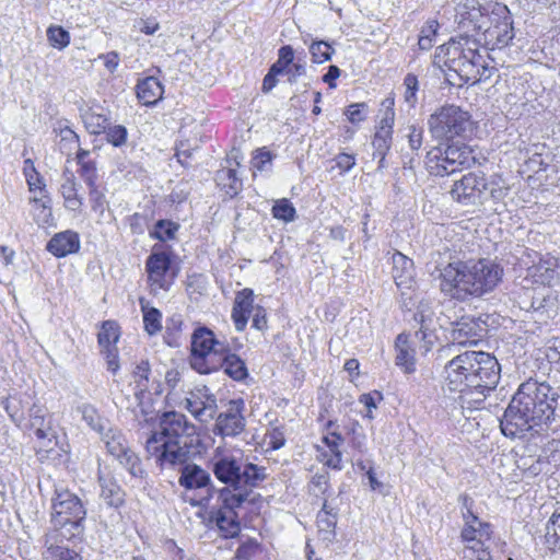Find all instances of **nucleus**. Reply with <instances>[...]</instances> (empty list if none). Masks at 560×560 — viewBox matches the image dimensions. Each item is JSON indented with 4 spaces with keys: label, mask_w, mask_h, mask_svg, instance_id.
<instances>
[{
    "label": "nucleus",
    "mask_w": 560,
    "mask_h": 560,
    "mask_svg": "<svg viewBox=\"0 0 560 560\" xmlns=\"http://www.w3.org/2000/svg\"><path fill=\"white\" fill-rule=\"evenodd\" d=\"M238 514L229 511L217 510L212 513L211 520L215 522L219 530L224 537H234L240 532Z\"/></svg>",
    "instance_id": "obj_32"
},
{
    "label": "nucleus",
    "mask_w": 560,
    "mask_h": 560,
    "mask_svg": "<svg viewBox=\"0 0 560 560\" xmlns=\"http://www.w3.org/2000/svg\"><path fill=\"white\" fill-rule=\"evenodd\" d=\"M106 135V140L108 143L114 147H122L127 142L128 131L126 127L121 125H107L106 130L104 131Z\"/></svg>",
    "instance_id": "obj_46"
},
{
    "label": "nucleus",
    "mask_w": 560,
    "mask_h": 560,
    "mask_svg": "<svg viewBox=\"0 0 560 560\" xmlns=\"http://www.w3.org/2000/svg\"><path fill=\"white\" fill-rule=\"evenodd\" d=\"M30 424L34 429L37 440L42 447H50L55 433L50 425V419H47V411L44 407L33 405L30 409Z\"/></svg>",
    "instance_id": "obj_23"
},
{
    "label": "nucleus",
    "mask_w": 560,
    "mask_h": 560,
    "mask_svg": "<svg viewBox=\"0 0 560 560\" xmlns=\"http://www.w3.org/2000/svg\"><path fill=\"white\" fill-rule=\"evenodd\" d=\"M47 560H81V557L68 547L60 545H51L45 552Z\"/></svg>",
    "instance_id": "obj_47"
},
{
    "label": "nucleus",
    "mask_w": 560,
    "mask_h": 560,
    "mask_svg": "<svg viewBox=\"0 0 560 560\" xmlns=\"http://www.w3.org/2000/svg\"><path fill=\"white\" fill-rule=\"evenodd\" d=\"M212 471L220 482L235 489L257 487L267 478L266 467L245 462L242 452L226 454L220 448L214 452Z\"/></svg>",
    "instance_id": "obj_5"
},
{
    "label": "nucleus",
    "mask_w": 560,
    "mask_h": 560,
    "mask_svg": "<svg viewBox=\"0 0 560 560\" xmlns=\"http://www.w3.org/2000/svg\"><path fill=\"white\" fill-rule=\"evenodd\" d=\"M372 145L375 149L374 156H380L381 160L385 158V154L390 145V140L374 135Z\"/></svg>",
    "instance_id": "obj_57"
},
{
    "label": "nucleus",
    "mask_w": 560,
    "mask_h": 560,
    "mask_svg": "<svg viewBox=\"0 0 560 560\" xmlns=\"http://www.w3.org/2000/svg\"><path fill=\"white\" fill-rule=\"evenodd\" d=\"M388 102V106L385 109L384 116L380 121V126L388 128L393 130L394 121H395V112L392 108L394 105V100H386Z\"/></svg>",
    "instance_id": "obj_61"
},
{
    "label": "nucleus",
    "mask_w": 560,
    "mask_h": 560,
    "mask_svg": "<svg viewBox=\"0 0 560 560\" xmlns=\"http://www.w3.org/2000/svg\"><path fill=\"white\" fill-rule=\"evenodd\" d=\"M408 133V142L411 150H419L422 145L423 130L415 126H410Z\"/></svg>",
    "instance_id": "obj_56"
},
{
    "label": "nucleus",
    "mask_w": 560,
    "mask_h": 560,
    "mask_svg": "<svg viewBox=\"0 0 560 560\" xmlns=\"http://www.w3.org/2000/svg\"><path fill=\"white\" fill-rule=\"evenodd\" d=\"M219 361L218 369L222 368L235 381H242L248 374L245 362L238 355L230 353L229 348L224 355H220Z\"/></svg>",
    "instance_id": "obj_31"
},
{
    "label": "nucleus",
    "mask_w": 560,
    "mask_h": 560,
    "mask_svg": "<svg viewBox=\"0 0 560 560\" xmlns=\"http://www.w3.org/2000/svg\"><path fill=\"white\" fill-rule=\"evenodd\" d=\"M256 306H254V292L252 289H243L236 293L232 308V319L237 331H243L248 318Z\"/></svg>",
    "instance_id": "obj_24"
},
{
    "label": "nucleus",
    "mask_w": 560,
    "mask_h": 560,
    "mask_svg": "<svg viewBox=\"0 0 560 560\" xmlns=\"http://www.w3.org/2000/svg\"><path fill=\"white\" fill-rule=\"evenodd\" d=\"M83 121L86 130L91 135H101L106 130L108 122V118L95 112H86L83 115Z\"/></svg>",
    "instance_id": "obj_42"
},
{
    "label": "nucleus",
    "mask_w": 560,
    "mask_h": 560,
    "mask_svg": "<svg viewBox=\"0 0 560 560\" xmlns=\"http://www.w3.org/2000/svg\"><path fill=\"white\" fill-rule=\"evenodd\" d=\"M101 487L100 497L104 503L114 509H119L125 502V492L116 480L108 475H98Z\"/></svg>",
    "instance_id": "obj_27"
},
{
    "label": "nucleus",
    "mask_w": 560,
    "mask_h": 560,
    "mask_svg": "<svg viewBox=\"0 0 560 560\" xmlns=\"http://www.w3.org/2000/svg\"><path fill=\"white\" fill-rule=\"evenodd\" d=\"M294 59L293 48L289 45L282 46L278 51V60L289 67Z\"/></svg>",
    "instance_id": "obj_64"
},
{
    "label": "nucleus",
    "mask_w": 560,
    "mask_h": 560,
    "mask_svg": "<svg viewBox=\"0 0 560 560\" xmlns=\"http://www.w3.org/2000/svg\"><path fill=\"white\" fill-rule=\"evenodd\" d=\"M469 261H452L440 270V289L446 296L466 302L477 298Z\"/></svg>",
    "instance_id": "obj_11"
},
{
    "label": "nucleus",
    "mask_w": 560,
    "mask_h": 560,
    "mask_svg": "<svg viewBox=\"0 0 560 560\" xmlns=\"http://www.w3.org/2000/svg\"><path fill=\"white\" fill-rule=\"evenodd\" d=\"M393 279L402 295L415 290V266L412 259L396 250L392 256Z\"/></svg>",
    "instance_id": "obj_22"
},
{
    "label": "nucleus",
    "mask_w": 560,
    "mask_h": 560,
    "mask_svg": "<svg viewBox=\"0 0 560 560\" xmlns=\"http://www.w3.org/2000/svg\"><path fill=\"white\" fill-rule=\"evenodd\" d=\"M444 386L450 392L475 389L481 394L493 389L500 380L498 360L488 352L464 351L444 366Z\"/></svg>",
    "instance_id": "obj_3"
},
{
    "label": "nucleus",
    "mask_w": 560,
    "mask_h": 560,
    "mask_svg": "<svg viewBox=\"0 0 560 560\" xmlns=\"http://www.w3.org/2000/svg\"><path fill=\"white\" fill-rule=\"evenodd\" d=\"M366 105L364 103H355L351 104L347 110L346 116L352 124H359L365 119L364 108Z\"/></svg>",
    "instance_id": "obj_54"
},
{
    "label": "nucleus",
    "mask_w": 560,
    "mask_h": 560,
    "mask_svg": "<svg viewBox=\"0 0 560 560\" xmlns=\"http://www.w3.org/2000/svg\"><path fill=\"white\" fill-rule=\"evenodd\" d=\"M163 95V86L154 77H148L137 84V96L139 101L145 105L156 104Z\"/></svg>",
    "instance_id": "obj_30"
},
{
    "label": "nucleus",
    "mask_w": 560,
    "mask_h": 560,
    "mask_svg": "<svg viewBox=\"0 0 560 560\" xmlns=\"http://www.w3.org/2000/svg\"><path fill=\"white\" fill-rule=\"evenodd\" d=\"M150 291L156 294L160 290L168 291L175 279L171 256L166 252H153L145 261Z\"/></svg>",
    "instance_id": "obj_14"
},
{
    "label": "nucleus",
    "mask_w": 560,
    "mask_h": 560,
    "mask_svg": "<svg viewBox=\"0 0 560 560\" xmlns=\"http://www.w3.org/2000/svg\"><path fill=\"white\" fill-rule=\"evenodd\" d=\"M336 524V515L327 510V504L325 503L317 514V526L324 539L331 540L334 538Z\"/></svg>",
    "instance_id": "obj_38"
},
{
    "label": "nucleus",
    "mask_w": 560,
    "mask_h": 560,
    "mask_svg": "<svg viewBox=\"0 0 560 560\" xmlns=\"http://www.w3.org/2000/svg\"><path fill=\"white\" fill-rule=\"evenodd\" d=\"M335 161L341 173L349 172L355 165V156L349 153H339Z\"/></svg>",
    "instance_id": "obj_55"
},
{
    "label": "nucleus",
    "mask_w": 560,
    "mask_h": 560,
    "mask_svg": "<svg viewBox=\"0 0 560 560\" xmlns=\"http://www.w3.org/2000/svg\"><path fill=\"white\" fill-rule=\"evenodd\" d=\"M464 526L460 539L464 544V558L471 560H492L490 545L493 530L490 523L480 520L472 512V500L467 495L462 498Z\"/></svg>",
    "instance_id": "obj_6"
},
{
    "label": "nucleus",
    "mask_w": 560,
    "mask_h": 560,
    "mask_svg": "<svg viewBox=\"0 0 560 560\" xmlns=\"http://www.w3.org/2000/svg\"><path fill=\"white\" fill-rule=\"evenodd\" d=\"M103 441L108 453L127 468L135 477H142L144 470L139 457L129 448L124 434L119 430L108 429L103 432Z\"/></svg>",
    "instance_id": "obj_15"
},
{
    "label": "nucleus",
    "mask_w": 560,
    "mask_h": 560,
    "mask_svg": "<svg viewBox=\"0 0 560 560\" xmlns=\"http://www.w3.org/2000/svg\"><path fill=\"white\" fill-rule=\"evenodd\" d=\"M486 334L487 325L480 318L462 317L454 324L451 332L452 346L448 350L451 351L455 346L477 345Z\"/></svg>",
    "instance_id": "obj_18"
},
{
    "label": "nucleus",
    "mask_w": 560,
    "mask_h": 560,
    "mask_svg": "<svg viewBox=\"0 0 560 560\" xmlns=\"http://www.w3.org/2000/svg\"><path fill=\"white\" fill-rule=\"evenodd\" d=\"M252 326L258 330H265L267 328L266 311L261 306H256L253 311Z\"/></svg>",
    "instance_id": "obj_59"
},
{
    "label": "nucleus",
    "mask_w": 560,
    "mask_h": 560,
    "mask_svg": "<svg viewBox=\"0 0 560 560\" xmlns=\"http://www.w3.org/2000/svg\"><path fill=\"white\" fill-rule=\"evenodd\" d=\"M217 180L219 185L225 188L230 197L236 196L242 189V180L238 178L236 170L231 166L220 170L217 173Z\"/></svg>",
    "instance_id": "obj_37"
},
{
    "label": "nucleus",
    "mask_w": 560,
    "mask_h": 560,
    "mask_svg": "<svg viewBox=\"0 0 560 560\" xmlns=\"http://www.w3.org/2000/svg\"><path fill=\"white\" fill-rule=\"evenodd\" d=\"M476 161L470 147L463 143L439 144L425 155V168L434 176H446L470 167Z\"/></svg>",
    "instance_id": "obj_8"
},
{
    "label": "nucleus",
    "mask_w": 560,
    "mask_h": 560,
    "mask_svg": "<svg viewBox=\"0 0 560 560\" xmlns=\"http://www.w3.org/2000/svg\"><path fill=\"white\" fill-rule=\"evenodd\" d=\"M100 59H102L104 61L105 68L112 73L117 69V67L119 65V56L115 51H110L105 55H101Z\"/></svg>",
    "instance_id": "obj_62"
},
{
    "label": "nucleus",
    "mask_w": 560,
    "mask_h": 560,
    "mask_svg": "<svg viewBox=\"0 0 560 560\" xmlns=\"http://www.w3.org/2000/svg\"><path fill=\"white\" fill-rule=\"evenodd\" d=\"M176 231L177 226L175 224L161 220L156 223L152 236L160 241L172 240Z\"/></svg>",
    "instance_id": "obj_49"
},
{
    "label": "nucleus",
    "mask_w": 560,
    "mask_h": 560,
    "mask_svg": "<svg viewBox=\"0 0 560 560\" xmlns=\"http://www.w3.org/2000/svg\"><path fill=\"white\" fill-rule=\"evenodd\" d=\"M79 249V234L70 230L55 234L47 244V250L56 257H65Z\"/></svg>",
    "instance_id": "obj_25"
},
{
    "label": "nucleus",
    "mask_w": 560,
    "mask_h": 560,
    "mask_svg": "<svg viewBox=\"0 0 560 560\" xmlns=\"http://www.w3.org/2000/svg\"><path fill=\"white\" fill-rule=\"evenodd\" d=\"M405 86V101L410 105L415 106L417 103V91L419 89V82L415 74L408 73L404 79Z\"/></svg>",
    "instance_id": "obj_48"
},
{
    "label": "nucleus",
    "mask_w": 560,
    "mask_h": 560,
    "mask_svg": "<svg viewBox=\"0 0 560 560\" xmlns=\"http://www.w3.org/2000/svg\"><path fill=\"white\" fill-rule=\"evenodd\" d=\"M318 458L324 465H326L330 468L338 469V470H340L342 468L341 452H334V451H329V450L320 451Z\"/></svg>",
    "instance_id": "obj_51"
},
{
    "label": "nucleus",
    "mask_w": 560,
    "mask_h": 560,
    "mask_svg": "<svg viewBox=\"0 0 560 560\" xmlns=\"http://www.w3.org/2000/svg\"><path fill=\"white\" fill-rule=\"evenodd\" d=\"M497 3L495 1H487L480 3L478 0H464L456 7L455 20L458 28L469 38L481 36L487 25L490 23L491 13L489 12L490 4Z\"/></svg>",
    "instance_id": "obj_12"
},
{
    "label": "nucleus",
    "mask_w": 560,
    "mask_h": 560,
    "mask_svg": "<svg viewBox=\"0 0 560 560\" xmlns=\"http://www.w3.org/2000/svg\"><path fill=\"white\" fill-rule=\"evenodd\" d=\"M243 401H231L229 408L219 413L214 432L221 436H236L241 434L245 429V418L242 413Z\"/></svg>",
    "instance_id": "obj_21"
},
{
    "label": "nucleus",
    "mask_w": 560,
    "mask_h": 560,
    "mask_svg": "<svg viewBox=\"0 0 560 560\" xmlns=\"http://www.w3.org/2000/svg\"><path fill=\"white\" fill-rule=\"evenodd\" d=\"M78 411L89 427L103 434L106 429V421L101 418L97 410L92 405L84 404L78 408Z\"/></svg>",
    "instance_id": "obj_40"
},
{
    "label": "nucleus",
    "mask_w": 560,
    "mask_h": 560,
    "mask_svg": "<svg viewBox=\"0 0 560 560\" xmlns=\"http://www.w3.org/2000/svg\"><path fill=\"white\" fill-rule=\"evenodd\" d=\"M31 203L33 219L39 226L45 228L54 224L50 200L46 195L34 196Z\"/></svg>",
    "instance_id": "obj_33"
},
{
    "label": "nucleus",
    "mask_w": 560,
    "mask_h": 560,
    "mask_svg": "<svg viewBox=\"0 0 560 560\" xmlns=\"http://www.w3.org/2000/svg\"><path fill=\"white\" fill-rule=\"evenodd\" d=\"M79 174L82 177V179L85 182L88 187L95 186V182L97 178V170L96 165L93 161H88L84 163L79 164Z\"/></svg>",
    "instance_id": "obj_50"
},
{
    "label": "nucleus",
    "mask_w": 560,
    "mask_h": 560,
    "mask_svg": "<svg viewBox=\"0 0 560 560\" xmlns=\"http://www.w3.org/2000/svg\"><path fill=\"white\" fill-rule=\"evenodd\" d=\"M61 180L60 194L63 198L65 207L70 211L80 210L83 201L78 194V184L74 174L66 168L62 173Z\"/></svg>",
    "instance_id": "obj_28"
},
{
    "label": "nucleus",
    "mask_w": 560,
    "mask_h": 560,
    "mask_svg": "<svg viewBox=\"0 0 560 560\" xmlns=\"http://www.w3.org/2000/svg\"><path fill=\"white\" fill-rule=\"evenodd\" d=\"M89 188H90L91 208L93 211H95L100 215H102L106 209L105 196L102 191L98 190L96 185L93 187H89Z\"/></svg>",
    "instance_id": "obj_52"
},
{
    "label": "nucleus",
    "mask_w": 560,
    "mask_h": 560,
    "mask_svg": "<svg viewBox=\"0 0 560 560\" xmlns=\"http://www.w3.org/2000/svg\"><path fill=\"white\" fill-rule=\"evenodd\" d=\"M86 509L81 499L66 488H56L51 499V524L60 536L72 539L83 533Z\"/></svg>",
    "instance_id": "obj_7"
},
{
    "label": "nucleus",
    "mask_w": 560,
    "mask_h": 560,
    "mask_svg": "<svg viewBox=\"0 0 560 560\" xmlns=\"http://www.w3.org/2000/svg\"><path fill=\"white\" fill-rule=\"evenodd\" d=\"M26 182L28 184L31 191L35 192L36 190H38L39 196L46 195L45 183H44L42 176L39 175V173L28 175L26 177Z\"/></svg>",
    "instance_id": "obj_58"
},
{
    "label": "nucleus",
    "mask_w": 560,
    "mask_h": 560,
    "mask_svg": "<svg viewBox=\"0 0 560 560\" xmlns=\"http://www.w3.org/2000/svg\"><path fill=\"white\" fill-rule=\"evenodd\" d=\"M487 178L482 173H468L455 182L452 188L453 197L465 203H482L487 200Z\"/></svg>",
    "instance_id": "obj_16"
},
{
    "label": "nucleus",
    "mask_w": 560,
    "mask_h": 560,
    "mask_svg": "<svg viewBox=\"0 0 560 560\" xmlns=\"http://www.w3.org/2000/svg\"><path fill=\"white\" fill-rule=\"evenodd\" d=\"M428 124L432 137L446 140L465 138L472 131L474 126L469 113L455 105L438 109L430 116Z\"/></svg>",
    "instance_id": "obj_10"
},
{
    "label": "nucleus",
    "mask_w": 560,
    "mask_h": 560,
    "mask_svg": "<svg viewBox=\"0 0 560 560\" xmlns=\"http://www.w3.org/2000/svg\"><path fill=\"white\" fill-rule=\"evenodd\" d=\"M491 13L490 23L485 28L482 35L478 37L485 45L502 47L509 44L514 37L512 18L510 10L505 4L493 3L488 9Z\"/></svg>",
    "instance_id": "obj_13"
},
{
    "label": "nucleus",
    "mask_w": 560,
    "mask_h": 560,
    "mask_svg": "<svg viewBox=\"0 0 560 560\" xmlns=\"http://www.w3.org/2000/svg\"><path fill=\"white\" fill-rule=\"evenodd\" d=\"M480 44L481 39L463 35L439 47L445 66L465 83H477L486 75L487 66L479 50Z\"/></svg>",
    "instance_id": "obj_4"
},
{
    "label": "nucleus",
    "mask_w": 560,
    "mask_h": 560,
    "mask_svg": "<svg viewBox=\"0 0 560 560\" xmlns=\"http://www.w3.org/2000/svg\"><path fill=\"white\" fill-rule=\"evenodd\" d=\"M545 541L549 549L560 550V513L555 512L548 521Z\"/></svg>",
    "instance_id": "obj_39"
},
{
    "label": "nucleus",
    "mask_w": 560,
    "mask_h": 560,
    "mask_svg": "<svg viewBox=\"0 0 560 560\" xmlns=\"http://www.w3.org/2000/svg\"><path fill=\"white\" fill-rule=\"evenodd\" d=\"M395 364L406 374H412L416 371V350L411 346L408 336L400 334L395 341Z\"/></svg>",
    "instance_id": "obj_26"
},
{
    "label": "nucleus",
    "mask_w": 560,
    "mask_h": 560,
    "mask_svg": "<svg viewBox=\"0 0 560 560\" xmlns=\"http://www.w3.org/2000/svg\"><path fill=\"white\" fill-rule=\"evenodd\" d=\"M271 154L269 151L258 150L253 158V166L259 171H262L265 164L270 163Z\"/></svg>",
    "instance_id": "obj_60"
},
{
    "label": "nucleus",
    "mask_w": 560,
    "mask_h": 560,
    "mask_svg": "<svg viewBox=\"0 0 560 560\" xmlns=\"http://www.w3.org/2000/svg\"><path fill=\"white\" fill-rule=\"evenodd\" d=\"M527 275L535 283L542 285L560 284V258L549 253L539 255L527 269Z\"/></svg>",
    "instance_id": "obj_19"
},
{
    "label": "nucleus",
    "mask_w": 560,
    "mask_h": 560,
    "mask_svg": "<svg viewBox=\"0 0 560 560\" xmlns=\"http://www.w3.org/2000/svg\"><path fill=\"white\" fill-rule=\"evenodd\" d=\"M150 365L148 361L142 360L139 364H137L136 369L132 372V382L135 395L137 399L149 390L150 387Z\"/></svg>",
    "instance_id": "obj_35"
},
{
    "label": "nucleus",
    "mask_w": 560,
    "mask_h": 560,
    "mask_svg": "<svg viewBox=\"0 0 560 560\" xmlns=\"http://www.w3.org/2000/svg\"><path fill=\"white\" fill-rule=\"evenodd\" d=\"M558 393L546 382L529 378L522 383L509 404L500 428L505 436H523L553 419Z\"/></svg>",
    "instance_id": "obj_2"
},
{
    "label": "nucleus",
    "mask_w": 560,
    "mask_h": 560,
    "mask_svg": "<svg viewBox=\"0 0 560 560\" xmlns=\"http://www.w3.org/2000/svg\"><path fill=\"white\" fill-rule=\"evenodd\" d=\"M310 52L314 62L323 63L330 60L334 49L327 42L316 40L311 44Z\"/></svg>",
    "instance_id": "obj_45"
},
{
    "label": "nucleus",
    "mask_w": 560,
    "mask_h": 560,
    "mask_svg": "<svg viewBox=\"0 0 560 560\" xmlns=\"http://www.w3.org/2000/svg\"><path fill=\"white\" fill-rule=\"evenodd\" d=\"M60 136L61 143L69 144L70 149H72V147L79 148V137L73 130L65 128L61 130Z\"/></svg>",
    "instance_id": "obj_63"
},
{
    "label": "nucleus",
    "mask_w": 560,
    "mask_h": 560,
    "mask_svg": "<svg viewBox=\"0 0 560 560\" xmlns=\"http://www.w3.org/2000/svg\"><path fill=\"white\" fill-rule=\"evenodd\" d=\"M184 407L198 420L202 421L207 416V410L211 408L208 398H205L200 392L190 393L184 400Z\"/></svg>",
    "instance_id": "obj_36"
},
{
    "label": "nucleus",
    "mask_w": 560,
    "mask_h": 560,
    "mask_svg": "<svg viewBox=\"0 0 560 560\" xmlns=\"http://www.w3.org/2000/svg\"><path fill=\"white\" fill-rule=\"evenodd\" d=\"M140 306L143 313L144 330L150 335H156L162 330V313L155 308L149 306V302L144 299H140Z\"/></svg>",
    "instance_id": "obj_34"
},
{
    "label": "nucleus",
    "mask_w": 560,
    "mask_h": 560,
    "mask_svg": "<svg viewBox=\"0 0 560 560\" xmlns=\"http://www.w3.org/2000/svg\"><path fill=\"white\" fill-rule=\"evenodd\" d=\"M228 351V343L215 338L208 327H198L191 335L190 365L200 374L218 370L220 355Z\"/></svg>",
    "instance_id": "obj_9"
},
{
    "label": "nucleus",
    "mask_w": 560,
    "mask_h": 560,
    "mask_svg": "<svg viewBox=\"0 0 560 560\" xmlns=\"http://www.w3.org/2000/svg\"><path fill=\"white\" fill-rule=\"evenodd\" d=\"M271 213L275 219L281 220L283 222H292L296 217V210L294 206L287 198L277 200L271 209Z\"/></svg>",
    "instance_id": "obj_43"
},
{
    "label": "nucleus",
    "mask_w": 560,
    "mask_h": 560,
    "mask_svg": "<svg viewBox=\"0 0 560 560\" xmlns=\"http://www.w3.org/2000/svg\"><path fill=\"white\" fill-rule=\"evenodd\" d=\"M199 443L196 427L188 422L182 413L165 412L160 420V431L154 432L145 442L149 456H154L161 467L183 466L178 482L187 491L206 489L205 497L183 494V500L191 505H201L210 498L211 477L209 472L197 465L187 464L191 450Z\"/></svg>",
    "instance_id": "obj_1"
},
{
    "label": "nucleus",
    "mask_w": 560,
    "mask_h": 560,
    "mask_svg": "<svg viewBox=\"0 0 560 560\" xmlns=\"http://www.w3.org/2000/svg\"><path fill=\"white\" fill-rule=\"evenodd\" d=\"M119 326L114 320H105L97 334V341L107 361V369L113 373L119 369L116 343L119 340Z\"/></svg>",
    "instance_id": "obj_20"
},
{
    "label": "nucleus",
    "mask_w": 560,
    "mask_h": 560,
    "mask_svg": "<svg viewBox=\"0 0 560 560\" xmlns=\"http://www.w3.org/2000/svg\"><path fill=\"white\" fill-rule=\"evenodd\" d=\"M439 27L440 25L436 20H429L425 22L420 31L418 40V46L421 50H429L432 48Z\"/></svg>",
    "instance_id": "obj_41"
},
{
    "label": "nucleus",
    "mask_w": 560,
    "mask_h": 560,
    "mask_svg": "<svg viewBox=\"0 0 560 560\" xmlns=\"http://www.w3.org/2000/svg\"><path fill=\"white\" fill-rule=\"evenodd\" d=\"M249 487L232 488L225 487L219 491V510L237 513V510L248 500Z\"/></svg>",
    "instance_id": "obj_29"
},
{
    "label": "nucleus",
    "mask_w": 560,
    "mask_h": 560,
    "mask_svg": "<svg viewBox=\"0 0 560 560\" xmlns=\"http://www.w3.org/2000/svg\"><path fill=\"white\" fill-rule=\"evenodd\" d=\"M47 39L52 47L63 49L70 44V34L61 26L50 25L47 28Z\"/></svg>",
    "instance_id": "obj_44"
},
{
    "label": "nucleus",
    "mask_w": 560,
    "mask_h": 560,
    "mask_svg": "<svg viewBox=\"0 0 560 560\" xmlns=\"http://www.w3.org/2000/svg\"><path fill=\"white\" fill-rule=\"evenodd\" d=\"M472 273V283L477 291V298L492 292L501 282L503 269L500 265L489 259L469 261Z\"/></svg>",
    "instance_id": "obj_17"
},
{
    "label": "nucleus",
    "mask_w": 560,
    "mask_h": 560,
    "mask_svg": "<svg viewBox=\"0 0 560 560\" xmlns=\"http://www.w3.org/2000/svg\"><path fill=\"white\" fill-rule=\"evenodd\" d=\"M486 186H487V198L491 197L494 200H500V199L504 198V196L508 192V189L500 184L499 179H495V178H491V179L487 178Z\"/></svg>",
    "instance_id": "obj_53"
}]
</instances>
